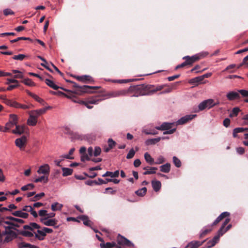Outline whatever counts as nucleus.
I'll list each match as a JSON object with an SVG mask.
<instances>
[{"label":"nucleus","instance_id":"obj_1","mask_svg":"<svg viewBox=\"0 0 248 248\" xmlns=\"http://www.w3.org/2000/svg\"><path fill=\"white\" fill-rule=\"evenodd\" d=\"M5 230L3 232L2 234L5 236L3 240V243H7L17 237V233L11 229L16 230L15 228L11 226H4Z\"/></svg>","mask_w":248,"mask_h":248},{"label":"nucleus","instance_id":"obj_2","mask_svg":"<svg viewBox=\"0 0 248 248\" xmlns=\"http://www.w3.org/2000/svg\"><path fill=\"white\" fill-rule=\"evenodd\" d=\"M215 107L214 100L213 99H208L204 100L201 102L198 106V109L194 111L195 112H198L202 111L206 108L210 109Z\"/></svg>","mask_w":248,"mask_h":248},{"label":"nucleus","instance_id":"obj_3","mask_svg":"<svg viewBox=\"0 0 248 248\" xmlns=\"http://www.w3.org/2000/svg\"><path fill=\"white\" fill-rule=\"evenodd\" d=\"M6 218L9 219L10 221H4L3 223L6 224H10L14 227H19V224H21L24 223V221L22 219L16 218L13 217L8 216Z\"/></svg>","mask_w":248,"mask_h":248},{"label":"nucleus","instance_id":"obj_4","mask_svg":"<svg viewBox=\"0 0 248 248\" xmlns=\"http://www.w3.org/2000/svg\"><path fill=\"white\" fill-rule=\"evenodd\" d=\"M196 116V114H189L183 116L175 122V126L179 125H183L192 120Z\"/></svg>","mask_w":248,"mask_h":248},{"label":"nucleus","instance_id":"obj_5","mask_svg":"<svg viewBox=\"0 0 248 248\" xmlns=\"http://www.w3.org/2000/svg\"><path fill=\"white\" fill-rule=\"evenodd\" d=\"M127 91L124 90L119 91H113L108 93L106 94L108 98L117 97L121 96H124L126 95Z\"/></svg>","mask_w":248,"mask_h":248},{"label":"nucleus","instance_id":"obj_6","mask_svg":"<svg viewBox=\"0 0 248 248\" xmlns=\"http://www.w3.org/2000/svg\"><path fill=\"white\" fill-rule=\"evenodd\" d=\"M50 168L47 164H45L40 166L37 172L38 174H43L48 176L50 173Z\"/></svg>","mask_w":248,"mask_h":248},{"label":"nucleus","instance_id":"obj_7","mask_svg":"<svg viewBox=\"0 0 248 248\" xmlns=\"http://www.w3.org/2000/svg\"><path fill=\"white\" fill-rule=\"evenodd\" d=\"M27 141V138L25 136H23L19 138H17L15 140L16 145L20 150L24 148Z\"/></svg>","mask_w":248,"mask_h":248},{"label":"nucleus","instance_id":"obj_8","mask_svg":"<svg viewBox=\"0 0 248 248\" xmlns=\"http://www.w3.org/2000/svg\"><path fill=\"white\" fill-rule=\"evenodd\" d=\"M173 126H175V122H164L160 126H155V129L158 130L165 131L168 129H171V128H172Z\"/></svg>","mask_w":248,"mask_h":248},{"label":"nucleus","instance_id":"obj_9","mask_svg":"<svg viewBox=\"0 0 248 248\" xmlns=\"http://www.w3.org/2000/svg\"><path fill=\"white\" fill-rule=\"evenodd\" d=\"M73 83V86L77 88L76 92L77 93L78 92H81V93H87L90 92V90L91 89H92L93 88H94V87L92 86H89L87 85H84L82 86H80L78 85L75 82H72Z\"/></svg>","mask_w":248,"mask_h":248},{"label":"nucleus","instance_id":"obj_10","mask_svg":"<svg viewBox=\"0 0 248 248\" xmlns=\"http://www.w3.org/2000/svg\"><path fill=\"white\" fill-rule=\"evenodd\" d=\"M40 221L45 225L47 226H55L57 223V220L55 219H49L46 218H41Z\"/></svg>","mask_w":248,"mask_h":248},{"label":"nucleus","instance_id":"obj_11","mask_svg":"<svg viewBox=\"0 0 248 248\" xmlns=\"http://www.w3.org/2000/svg\"><path fill=\"white\" fill-rule=\"evenodd\" d=\"M204 240L202 242L199 241H192L188 243V244L185 247V248H197L202 246V244L205 242Z\"/></svg>","mask_w":248,"mask_h":248},{"label":"nucleus","instance_id":"obj_12","mask_svg":"<svg viewBox=\"0 0 248 248\" xmlns=\"http://www.w3.org/2000/svg\"><path fill=\"white\" fill-rule=\"evenodd\" d=\"M226 97L229 100H233L240 98L238 91L237 92L234 91L230 92L226 94Z\"/></svg>","mask_w":248,"mask_h":248},{"label":"nucleus","instance_id":"obj_13","mask_svg":"<svg viewBox=\"0 0 248 248\" xmlns=\"http://www.w3.org/2000/svg\"><path fill=\"white\" fill-rule=\"evenodd\" d=\"M25 126L23 125H16V129L12 131V132L15 134L21 135L24 132Z\"/></svg>","mask_w":248,"mask_h":248},{"label":"nucleus","instance_id":"obj_14","mask_svg":"<svg viewBox=\"0 0 248 248\" xmlns=\"http://www.w3.org/2000/svg\"><path fill=\"white\" fill-rule=\"evenodd\" d=\"M12 215L14 216L21 217L23 218H27L29 214L27 213L23 212L22 211L18 210L12 213Z\"/></svg>","mask_w":248,"mask_h":248},{"label":"nucleus","instance_id":"obj_15","mask_svg":"<svg viewBox=\"0 0 248 248\" xmlns=\"http://www.w3.org/2000/svg\"><path fill=\"white\" fill-rule=\"evenodd\" d=\"M36 117L32 113L30 112V117L28 120L27 124L29 125L34 126L37 123Z\"/></svg>","mask_w":248,"mask_h":248},{"label":"nucleus","instance_id":"obj_16","mask_svg":"<svg viewBox=\"0 0 248 248\" xmlns=\"http://www.w3.org/2000/svg\"><path fill=\"white\" fill-rule=\"evenodd\" d=\"M152 186L153 189L155 191H158L161 186V183L160 181L157 180H153L152 181Z\"/></svg>","mask_w":248,"mask_h":248},{"label":"nucleus","instance_id":"obj_17","mask_svg":"<svg viewBox=\"0 0 248 248\" xmlns=\"http://www.w3.org/2000/svg\"><path fill=\"white\" fill-rule=\"evenodd\" d=\"M79 219L83 221V224L87 226H91L92 222L89 220L88 217L86 215H81L78 217Z\"/></svg>","mask_w":248,"mask_h":248},{"label":"nucleus","instance_id":"obj_18","mask_svg":"<svg viewBox=\"0 0 248 248\" xmlns=\"http://www.w3.org/2000/svg\"><path fill=\"white\" fill-rule=\"evenodd\" d=\"M156 130L157 129H155V127L154 129H149L147 128L143 129L142 131L146 135H155L158 134V132Z\"/></svg>","mask_w":248,"mask_h":248},{"label":"nucleus","instance_id":"obj_19","mask_svg":"<svg viewBox=\"0 0 248 248\" xmlns=\"http://www.w3.org/2000/svg\"><path fill=\"white\" fill-rule=\"evenodd\" d=\"M63 207V205L58 202H55L51 204V209L54 212L56 211H61Z\"/></svg>","mask_w":248,"mask_h":248},{"label":"nucleus","instance_id":"obj_20","mask_svg":"<svg viewBox=\"0 0 248 248\" xmlns=\"http://www.w3.org/2000/svg\"><path fill=\"white\" fill-rule=\"evenodd\" d=\"M117 242L119 245H125L126 242H128V239L120 234H119L117 236Z\"/></svg>","mask_w":248,"mask_h":248},{"label":"nucleus","instance_id":"obj_21","mask_svg":"<svg viewBox=\"0 0 248 248\" xmlns=\"http://www.w3.org/2000/svg\"><path fill=\"white\" fill-rule=\"evenodd\" d=\"M160 171L164 173H168L170 170V164L167 163L165 164L162 165L160 166Z\"/></svg>","mask_w":248,"mask_h":248},{"label":"nucleus","instance_id":"obj_22","mask_svg":"<svg viewBox=\"0 0 248 248\" xmlns=\"http://www.w3.org/2000/svg\"><path fill=\"white\" fill-rule=\"evenodd\" d=\"M119 175V171L116 170L114 172L111 171H107L105 174H104L102 176L103 177H107L110 176L111 178H115L118 177Z\"/></svg>","mask_w":248,"mask_h":248},{"label":"nucleus","instance_id":"obj_23","mask_svg":"<svg viewBox=\"0 0 248 248\" xmlns=\"http://www.w3.org/2000/svg\"><path fill=\"white\" fill-rule=\"evenodd\" d=\"M48 181V176L43 175L36 179L34 181L35 183L43 182L44 183H46Z\"/></svg>","mask_w":248,"mask_h":248},{"label":"nucleus","instance_id":"obj_24","mask_svg":"<svg viewBox=\"0 0 248 248\" xmlns=\"http://www.w3.org/2000/svg\"><path fill=\"white\" fill-rule=\"evenodd\" d=\"M144 157L146 161L150 164V165L154 164V159L151 156V155L148 153L146 152L144 155Z\"/></svg>","mask_w":248,"mask_h":248},{"label":"nucleus","instance_id":"obj_25","mask_svg":"<svg viewBox=\"0 0 248 248\" xmlns=\"http://www.w3.org/2000/svg\"><path fill=\"white\" fill-rule=\"evenodd\" d=\"M37 232V233L35 234V237L39 240H43L44 236H46L45 232L43 231V228H42L41 230H38Z\"/></svg>","mask_w":248,"mask_h":248},{"label":"nucleus","instance_id":"obj_26","mask_svg":"<svg viewBox=\"0 0 248 248\" xmlns=\"http://www.w3.org/2000/svg\"><path fill=\"white\" fill-rule=\"evenodd\" d=\"M160 140V138L149 139L147 140L145 143L146 145H154L159 142Z\"/></svg>","mask_w":248,"mask_h":248},{"label":"nucleus","instance_id":"obj_27","mask_svg":"<svg viewBox=\"0 0 248 248\" xmlns=\"http://www.w3.org/2000/svg\"><path fill=\"white\" fill-rule=\"evenodd\" d=\"M222 233L221 232V230H218L217 233V234L215 235L213 238L211 240L212 243L215 245L219 240V238L220 236H222Z\"/></svg>","mask_w":248,"mask_h":248},{"label":"nucleus","instance_id":"obj_28","mask_svg":"<svg viewBox=\"0 0 248 248\" xmlns=\"http://www.w3.org/2000/svg\"><path fill=\"white\" fill-rule=\"evenodd\" d=\"M222 233L221 232V230H218L217 233V234L215 235L213 238L211 240L212 243L215 245L219 240V238L220 236H222Z\"/></svg>","mask_w":248,"mask_h":248},{"label":"nucleus","instance_id":"obj_29","mask_svg":"<svg viewBox=\"0 0 248 248\" xmlns=\"http://www.w3.org/2000/svg\"><path fill=\"white\" fill-rule=\"evenodd\" d=\"M211 230L212 227L210 225L206 227L205 228H203L200 234V237L202 238L203 236L205 235L207 233L211 232Z\"/></svg>","mask_w":248,"mask_h":248},{"label":"nucleus","instance_id":"obj_30","mask_svg":"<svg viewBox=\"0 0 248 248\" xmlns=\"http://www.w3.org/2000/svg\"><path fill=\"white\" fill-rule=\"evenodd\" d=\"M45 82L48 86L52 88L54 90H57L59 88V86L56 85L53 81L49 79H46Z\"/></svg>","mask_w":248,"mask_h":248},{"label":"nucleus","instance_id":"obj_31","mask_svg":"<svg viewBox=\"0 0 248 248\" xmlns=\"http://www.w3.org/2000/svg\"><path fill=\"white\" fill-rule=\"evenodd\" d=\"M144 170H146L143 172L144 175L152 174L155 173V170H157V168L156 167H151L149 169L147 168H144Z\"/></svg>","mask_w":248,"mask_h":248},{"label":"nucleus","instance_id":"obj_32","mask_svg":"<svg viewBox=\"0 0 248 248\" xmlns=\"http://www.w3.org/2000/svg\"><path fill=\"white\" fill-rule=\"evenodd\" d=\"M62 175L63 176H67L72 174L73 172V170L67 168H62Z\"/></svg>","mask_w":248,"mask_h":248},{"label":"nucleus","instance_id":"obj_33","mask_svg":"<svg viewBox=\"0 0 248 248\" xmlns=\"http://www.w3.org/2000/svg\"><path fill=\"white\" fill-rule=\"evenodd\" d=\"M30 112L37 118L41 114L45 113V110L43 109L42 108H41L39 109H36L31 111Z\"/></svg>","mask_w":248,"mask_h":248},{"label":"nucleus","instance_id":"obj_34","mask_svg":"<svg viewBox=\"0 0 248 248\" xmlns=\"http://www.w3.org/2000/svg\"><path fill=\"white\" fill-rule=\"evenodd\" d=\"M138 79L136 78H131L128 79H121V80H112L113 82L115 83H127L129 82H133L137 80Z\"/></svg>","mask_w":248,"mask_h":248},{"label":"nucleus","instance_id":"obj_35","mask_svg":"<svg viewBox=\"0 0 248 248\" xmlns=\"http://www.w3.org/2000/svg\"><path fill=\"white\" fill-rule=\"evenodd\" d=\"M147 191V188L145 187H143L141 189H140L135 191V193L140 197L143 196Z\"/></svg>","mask_w":248,"mask_h":248},{"label":"nucleus","instance_id":"obj_36","mask_svg":"<svg viewBox=\"0 0 248 248\" xmlns=\"http://www.w3.org/2000/svg\"><path fill=\"white\" fill-rule=\"evenodd\" d=\"M31 96L33 97L36 101L40 103L43 105H44L45 104V101L42 99V98H40L37 95L33 94V93H31Z\"/></svg>","mask_w":248,"mask_h":248},{"label":"nucleus","instance_id":"obj_37","mask_svg":"<svg viewBox=\"0 0 248 248\" xmlns=\"http://www.w3.org/2000/svg\"><path fill=\"white\" fill-rule=\"evenodd\" d=\"M172 160L174 165L177 168H180L181 166V161L178 157H177L176 156H173L172 158Z\"/></svg>","mask_w":248,"mask_h":248},{"label":"nucleus","instance_id":"obj_38","mask_svg":"<svg viewBox=\"0 0 248 248\" xmlns=\"http://www.w3.org/2000/svg\"><path fill=\"white\" fill-rule=\"evenodd\" d=\"M78 79L82 81H92V78L88 75H84L81 77H78Z\"/></svg>","mask_w":248,"mask_h":248},{"label":"nucleus","instance_id":"obj_39","mask_svg":"<svg viewBox=\"0 0 248 248\" xmlns=\"http://www.w3.org/2000/svg\"><path fill=\"white\" fill-rule=\"evenodd\" d=\"M22 82L25 84L26 85L29 86H35V83L30 79L29 78H25L23 81Z\"/></svg>","mask_w":248,"mask_h":248},{"label":"nucleus","instance_id":"obj_40","mask_svg":"<svg viewBox=\"0 0 248 248\" xmlns=\"http://www.w3.org/2000/svg\"><path fill=\"white\" fill-rule=\"evenodd\" d=\"M165 159L162 155H159L157 157L155 162H154V164H161L165 162Z\"/></svg>","mask_w":248,"mask_h":248},{"label":"nucleus","instance_id":"obj_41","mask_svg":"<svg viewBox=\"0 0 248 248\" xmlns=\"http://www.w3.org/2000/svg\"><path fill=\"white\" fill-rule=\"evenodd\" d=\"M34 187V186L33 184H29L28 185L23 186L21 188V189L22 191H26V190H28L32 189Z\"/></svg>","mask_w":248,"mask_h":248},{"label":"nucleus","instance_id":"obj_42","mask_svg":"<svg viewBox=\"0 0 248 248\" xmlns=\"http://www.w3.org/2000/svg\"><path fill=\"white\" fill-rule=\"evenodd\" d=\"M183 59L186 60L185 62L186 63V65H191L193 62V61H192L191 57L189 56H186L183 58Z\"/></svg>","mask_w":248,"mask_h":248},{"label":"nucleus","instance_id":"obj_43","mask_svg":"<svg viewBox=\"0 0 248 248\" xmlns=\"http://www.w3.org/2000/svg\"><path fill=\"white\" fill-rule=\"evenodd\" d=\"M240 110L239 108H238V107L234 108L232 109V112L230 114V117H232L237 116L238 113L240 111Z\"/></svg>","mask_w":248,"mask_h":248},{"label":"nucleus","instance_id":"obj_44","mask_svg":"<svg viewBox=\"0 0 248 248\" xmlns=\"http://www.w3.org/2000/svg\"><path fill=\"white\" fill-rule=\"evenodd\" d=\"M26 57V56L25 54H20L17 55H15L13 57V59L14 60H19V61H23L25 58Z\"/></svg>","mask_w":248,"mask_h":248},{"label":"nucleus","instance_id":"obj_45","mask_svg":"<svg viewBox=\"0 0 248 248\" xmlns=\"http://www.w3.org/2000/svg\"><path fill=\"white\" fill-rule=\"evenodd\" d=\"M18 117L17 115L15 114H11L10 115V121L12 122L14 124H17V123Z\"/></svg>","mask_w":248,"mask_h":248},{"label":"nucleus","instance_id":"obj_46","mask_svg":"<svg viewBox=\"0 0 248 248\" xmlns=\"http://www.w3.org/2000/svg\"><path fill=\"white\" fill-rule=\"evenodd\" d=\"M7 104L10 106L15 107L16 108H19L20 105V104H19L18 103L12 100H8L7 102Z\"/></svg>","mask_w":248,"mask_h":248},{"label":"nucleus","instance_id":"obj_47","mask_svg":"<svg viewBox=\"0 0 248 248\" xmlns=\"http://www.w3.org/2000/svg\"><path fill=\"white\" fill-rule=\"evenodd\" d=\"M101 149L99 146H95L93 150V156H97L100 155Z\"/></svg>","mask_w":248,"mask_h":248},{"label":"nucleus","instance_id":"obj_48","mask_svg":"<svg viewBox=\"0 0 248 248\" xmlns=\"http://www.w3.org/2000/svg\"><path fill=\"white\" fill-rule=\"evenodd\" d=\"M45 196V193L44 192H41L38 194H37L35 195V196L32 199V201H36L39 200L42 197Z\"/></svg>","mask_w":248,"mask_h":248},{"label":"nucleus","instance_id":"obj_49","mask_svg":"<svg viewBox=\"0 0 248 248\" xmlns=\"http://www.w3.org/2000/svg\"><path fill=\"white\" fill-rule=\"evenodd\" d=\"M135 153L136 152L134 151L133 148L131 149L126 155V158L127 159L132 158V157H134V156L135 154Z\"/></svg>","mask_w":248,"mask_h":248},{"label":"nucleus","instance_id":"obj_50","mask_svg":"<svg viewBox=\"0 0 248 248\" xmlns=\"http://www.w3.org/2000/svg\"><path fill=\"white\" fill-rule=\"evenodd\" d=\"M21 40H31V39L30 38H28V37H18V38H17L15 39L11 40L10 42L12 43H13L16 42H17L18 41H21Z\"/></svg>","mask_w":248,"mask_h":248},{"label":"nucleus","instance_id":"obj_51","mask_svg":"<svg viewBox=\"0 0 248 248\" xmlns=\"http://www.w3.org/2000/svg\"><path fill=\"white\" fill-rule=\"evenodd\" d=\"M176 130V127L171 128V129H168L163 132L164 135L172 134L174 133Z\"/></svg>","mask_w":248,"mask_h":248},{"label":"nucleus","instance_id":"obj_52","mask_svg":"<svg viewBox=\"0 0 248 248\" xmlns=\"http://www.w3.org/2000/svg\"><path fill=\"white\" fill-rule=\"evenodd\" d=\"M108 146L111 149H112L116 144V142L111 138L108 139Z\"/></svg>","mask_w":248,"mask_h":248},{"label":"nucleus","instance_id":"obj_53","mask_svg":"<svg viewBox=\"0 0 248 248\" xmlns=\"http://www.w3.org/2000/svg\"><path fill=\"white\" fill-rule=\"evenodd\" d=\"M231 219L230 218H227L225 221L222 223L220 228L219 229V230H221V232H222L223 229L225 227L226 225L230 221Z\"/></svg>","mask_w":248,"mask_h":248},{"label":"nucleus","instance_id":"obj_54","mask_svg":"<svg viewBox=\"0 0 248 248\" xmlns=\"http://www.w3.org/2000/svg\"><path fill=\"white\" fill-rule=\"evenodd\" d=\"M21 234L23 236L27 237H32L33 236V234L31 232L27 231L22 232Z\"/></svg>","mask_w":248,"mask_h":248},{"label":"nucleus","instance_id":"obj_55","mask_svg":"<svg viewBox=\"0 0 248 248\" xmlns=\"http://www.w3.org/2000/svg\"><path fill=\"white\" fill-rule=\"evenodd\" d=\"M197 54L199 56V59H201L207 56L209 53L207 51H202Z\"/></svg>","mask_w":248,"mask_h":248},{"label":"nucleus","instance_id":"obj_56","mask_svg":"<svg viewBox=\"0 0 248 248\" xmlns=\"http://www.w3.org/2000/svg\"><path fill=\"white\" fill-rule=\"evenodd\" d=\"M238 93L241 94L243 97H248V91L245 90H239Z\"/></svg>","mask_w":248,"mask_h":248},{"label":"nucleus","instance_id":"obj_57","mask_svg":"<svg viewBox=\"0 0 248 248\" xmlns=\"http://www.w3.org/2000/svg\"><path fill=\"white\" fill-rule=\"evenodd\" d=\"M243 129L238 128H235L233 130V136L234 138L237 137V134L238 133H241Z\"/></svg>","mask_w":248,"mask_h":248},{"label":"nucleus","instance_id":"obj_58","mask_svg":"<svg viewBox=\"0 0 248 248\" xmlns=\"http://www.w3.org/2000/svg\"><path fill=\"white\" fill-rule=\"evenodd\" d=\"M38 215L39 216L42 217H46V215H47V212L46 210H40L39 211Z\"/></svg>","mask_w":248,"mask_h":248},{"label":"nucleus","instance_id":"obj_59","mask_svg":"<svg viewBox=\"0 0 248 248\" xmlns=\"http://www.w3.org/2000/svg\"><path fill=\"white\" fill-rule=\"evenodd\" d=\"M3 14L5 16H8L10 15H13L14 13L10 9H5L3 11Z\"/></svg>","mask_w":248,"mask_h":248},{"label":"nucleus","instance_id":"obj_60","mask_svg":"<svg viewBox=\"0 0 248 248\" xmlns=\"http://www.w3.org/2000/svg\"><path fill=\"white\" fill-rule=\"evenodd\" d=\"M90 160L89 156H88V155H87L86 154H83L81 156V161L82 162H84L86 160Z\"/></svg>","mask_w":248,"mask_h":248},{"label":"nucleus","instance_id":"obj_61","mask_svg":"<svg viewBox=\"0 0 248 248\" xmlns=\"http://www.w3.org/2000/svg\"><path fill=\"white\" fill-rule=\"evenodd\" d=\"M30 225H31V230H33L34 229L40 228L39 225L34 222L31 223Z\"/></svg>","mask_w":248,"mask_h":248},{"label":"nucleus","instance_id":"obj_62","mask_svg":"<svg viewBox=\"0 0 248 248\" xmlns=\"http://www.w3.org/2000/svg\"><path fill=\"white\" fill-rule=\"evenodd\" d=\"M43 231L45 232V235H46V233H50L53 232L52 229L48 228L46 227H43Z\"/></svg>","mask_w":248,"mask_h":248},{"label":"nucleus","instance_id":"obj_63","mask_svg":"<svg viewBox=\"0 0 248 248\" xmlns=\"http://www.w3.org/2000/svg\"><path fill=\"white\" fill-rule=\"evenodd\" d=\"M230 124V120L229 118H226L223 121V125L226 127H228Z\"/></svg>","mask_w":248,"mask_h":248},{"label":"nucleus","instance_id":"obj_64","mask_svg":"<svg viewBox=\"0 0 248 248\" xmlns=\"http://www.w3.org/2000/svg\"><path fill=\"white\" fill-rule=\"evenodd\" d=\"M141 164V161L139 159H136L134 161V165L135 167H138Z\"/></svg>","mask_w":248,"mask_h":248}]
</instances>
